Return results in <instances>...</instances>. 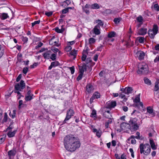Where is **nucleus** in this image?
<instances>
[{
	"mask_svg": "<svg viewBox=\"0 0 159 159\" xmlns=\"http://www.w3.org/2000/svg\"><path fill=\"white\" fill-rule=\"evenodd\" d=\"M64 144L66 149L70 151H74L80 146V142L72 135H68L65 137Z\"/></svg>",
	"mask_w": 159,
	"mask_h": 159,
	"instance_id": "obj_1",
	"label": "nucleus"
},
{
	"mask_svg": "<svg viewBox=\"0 0 159 159\" xmlns=\"http://www.w3.org/2000/svg\"><path fill=\"white\" fill-rule=\"evenodd\" d=\"M140 152L141 154L148 156L150 153L151 149L149 144L141 143L139 146Z\"/></svg>",
	"mask_w": 159,
	"mask_h": 159,
	"instance_id": "obj_2",
	"label": "nucleus"
},
{
	"mask_svg": "<svg viewBox=\"0 0 159 159\" xmlns=\"http://www.w3.org/2000/svg\"><path fill=\"white\" fill-rule=\"evenodd\" d=\"M158 31V27L157 25H154L152 29L149 30L148 32V34L150 38L152 39L153 38L157 33Z\"/></svg>",
	"mask_w": 159,
	"mask_h": 159,
	"instance_id": "obj_3",
	"label": "nucleus"
},
{
	"mask_svg": "<svg viewBox=\"0 0 159 159\" xmlns=\"http://www.w3.org/2000/svg\"><path fill=\"white\" fill-rule=\"evenodd\" d=\"M136 121L137 119L136 118H134L131 119L129 122L131 128L134 130H137L139 128Z\"/></svg>",
	"mask_w": 159,
	"mask_h": 159,
	"instance_id": "obj_4",
	"label": "nucleus"
},
{
	"mask_svg": "<svg viewBox=\"0 0 159 159\" xmlns=\"http://www.w3.org/2000/svg\"><path fill=\"white\" fill-rule=\"evenodd\" d=\"M25 86V83L24 81L21 80L20 81V84L18 83L15 86V90L16 91H21V89H23Z\"/></svg>",
	"mask_w": 159,
	"mask_h": 159,
	"instance_id": "obj_5",
	"label": "nucleus"
},
{
	"mask_svg": "<svg viewBox=\"0 0 159 159\" xmlns=\"http://www.w3.org/2000/svg\"><path fill=\"white\" fill-rule=\"evenodd\" d=\"M138 67L141 70L142 72H146L148 70V65L144 63H142L139 65Z\"/></svg>",
	"mask_w": 159,
	"mask_h": 159,
	"instance_id": "obj_6",
	"label": "nucleus"
},
{
	"mask_svg": "<svg viewBox=\"0 0 159 159\" xmlns=\"http://www.w3.org/2000/svg\"><path fill=\"white\" fill-rule=\"evenodd\" d=\"M74 114V112L73 110H69L67 113L66 116L64 120V122L66 123L67 120H69L71 116H73Z\"/></svg>",
	"mask_w": 159,
	"mask_h": 159,
	"instance_id": "obj_7",
	"label": "nucleus"
},
{
	"mask_svg": "<svg viewBox=\"0 0 159 159\" xmlns=\"http://www.w3.org/2000/svg\"><path fill=\"white\" fill-rule=\"evenodd\" d=\"M136 57H137L139 60H142L145 56V53L142 51H137L136 53Z\"/></svg>",
	"mask_w": 159,
	"mask_h": 159,
	"instance_id": "obj_8",
	"label": "nucleus"
},
{
	"mask_svg": "<svg viewBox=\"0 0 159 159\" xmlns=\"http://www.w3.org/2000/svg\"><path fill=\"white\" fill-rule=\"evenodd\" d=\"M100 94L97 92H95L93 94V96L90 99V103H92L93 100L95 98H98L100 97Z\"/></svg>",
	"mask_w": 159,
	"mask_h": 159,
	"instance_id": "obj_9",
	"label": "nucleus"
},
{
	"mask_svg": "<svg viewBox=\"0 0 159 159\" xmlns=\"http://www.w3.org/2000/svg\"><path fill=\"white\" fill-rule=\"evenodd\" d=\"M58 40L57 39L53 36L49 41V44L52 45H56L58 43Z\"/></svg>",
	"mask_w": 159,
	"mask_h": 159,
	"instance_id": "obj_10",
	"label": "nucleus"
},
{
	"mask_svg": "<svg viewBox=\"0 0 159 159\" xmlns=\"http://www.w3.org/2000/svg\"><path fill=\"white\" fill-rule=\"evenodd\" d=\"M100 27L98 25L95 26L93 29L94 34L96 35L99 34H100Z\"/></svg>",
	"mask_w": 159,
	"mask_h": 159,
	"instance_id": "obj_11",
	"label": "nucleus"
},
{
	"mask_svg": "<svg viewBox=\"0 0 159 159\" xmlns=\"http://www.w3.org/2000/svg\"><path fill=\"white\" fill-rule=\"evenodd\" d=\"M51 53V51H48L44 52L43 53V56L45 58L49 59L50 58Z\"/></svg>",
	"mask_w": 159,
	"mask_h": 159,
	"instance_id": "obj_12",
	"label": "nucleus"
},
{
	"mask_svg": "<svg viewBox=\"0 0 159 159\" xmlns=\"http://www.w3.org/2000/svg\"><path fill=\"white\" fill-rule=\"evenodd\" d=\"M150 143L152 148L153 150H156L157 148V146L155 145L152 139L151 138L150 139Z\"/></svg>",
	"mask_w": 159,
	"mask_h": 159,
	"instance_id": "obj_13",
	"label": "nucleus"
},
{
	"mask_svg": "<svg viewBox=\"0 0 159 159\" xmlns=\"http://www.w3.org/2000/svg\"><path fill=\"white\" fill-rule=\"evenodd\" d=\"M147 30L146 28H141L138 32L139 34L140 35H144L146 34Z\"/></svg>",
	"mask_w": 159,
	"mask_h": 159,
	"instance_id": "obj_14",
	"label": "nucleus"
},
{
	"mask_svg": "<svg viewBox=\"0 0 159 159\" xmlns=\"http://www.w3.org/2000/svg\"><path fill=\"white\" fill-rule=\"evenodd\" d=\"M93 89L92 86L90 84H88L86 86V91L90 93L93 91Z\"/></svg>",
	"mask_w": 159,
	"mask_h": 159,
	"instance_id": "obj_15",
	"label": "nucleus"
},
{
	"mask_svg": "<svg viewBox=\"0 0 159 159\" xmlns=\"http://www.w3.org/2000/svg\"><path fill=\"white\" fill-rule=\"evenodd\" d=\"M135 136L132 135L128 139V140L129 141L131 142L132 144H134L136 143V140L135 139Z\"/></svg>",
	"mask_w": 159,
	"mask_h": 159,
	"instance_id": "obj_16",
	"label": "nucleus"
},
{
	"mask_svg": "<svg viewBox=\"0 0 159 159\" xmlns=\"http://www.w3.org/2000/svg\"><path fill=\"white\" fill-rule=\"evenodd\" d=\"M80 73L83 74L84 71L86 70L87 67L85 65H83L82 66L79 67Z\"/></svg>",
	"mask_w": 159,
	"mask_h": 159,
	"instance_id": "obj_17",
	"label": "nucleus"
},
{
	"mask_svg": "<svg viewBox=\"0 0 159 159\" xmlns=\"http://www.w3.org/2000/svg\"><path fill=\"white\" fill-rule=\"evenodd\" d=\"M9 16L7 14L5 13H0V18L1 19L4 20L8 18Z\"/></svg>",
	"mask_w": 159,
	"mask_h": 159,
	"instance_id": "obj_18",
	"label": "nucleus"
},
{
	"mask_svg": "<svg viewBox=\"0 0 159 159\" xmlns=\"http://www.w3.org/2000/svg\"><path fill=\"white\" fill-rule=\"evenodd\" d=\"M16 153V151L14 150H10L8 152V155L10 158L14 156L15 155Z\"/></svg>",
	"mask_w": 159,
	"mask_h": 159,
	"instance_id": "obj_19",
	"label": "nucleus"
},
{
	"mask_svg": "<svg viewBox=\"0 0 159 159\" xmlns=\"http://www.w3.org/2000/svg\"><path fill=\"white\" fill-rule=\"evenodd\" d=\"M147 110L148 112L151 114L152 116H154L155 113L153 112L152 109L150 107H148L147 108Z\"/></svg>",
	"mask_w": 159,
	"mask_h": 159,
	"instance_id": "obj_20",
	"label": "nucleus"
},
{
	"mask_svg": "<svg viewBox=\"0 0 159 159\" xmlns=\"http://www.w3.org/2000/svg\"><path fill=\"white\" fill-rule=\"evenodd\" d=\"M16 132V130H11L9 131L7 135L9 137H11L14 136Z\"/></svg>",
	"mask_w": 159,
	"mask_h": 159,
	"instance_id": "obj_21",
	"label": "nucleus"
},
{
	"mask_svg": "<svg viewBox=\"0 0 159 159\" xmlns=\"http://www.w3.org/2000/svg\"><path fill=\"white\" fill-rule=\"evenodd\" d=\"M104 115L107 118H109L111 116L109 110H106L104 113Z\"/></svg>",
	"mask_w": 159,
	"mask_h": 159,
	"instance_id": "obj_22",
	"label": "nucleus"
},
{
	"mask_svg": "<svg viewBox=\"0 0 159 159\" xmlns=\"http://www.w3.org/2000/svg\"><path fill=\"white\" fill-rule=\"evenodd\" d=\"M88 54V52L87 51L84 50L83 52V55L82 57V60L83 61H84L87 57V55Z\"/></svg>",
	"mask_w": 159,
	"mask_h": 159,
	"instance_id": "obj_23",
	"label": "nucleus"
},
{
	"mask_svg": "<svg viewBox=\"0 0 159 159\" xmlns=\"http://www.w3.org/2000/svg\"><path fill=\"white\" fill-rule=\"evenodd\" d=\"M140 94L139 93L136 96L135 99L133 100L134 102L136 103L140 102Z\"/></svg>",
	"mask_w": 159,
	"mask_h": 159,
	"instance_id": "obj_24",
	"label": "nucleus"
},
{
	"mask_svg": "<svg viewBox=\"0 0 159 159\" xmlns=\"http://www.w3.org/2000/svg\"><path fill=\"white\" fill-rule=\"evenodd\" d=\"M93 132L94 133H96V135L99 138L101 136V131L100 130H97L96 129H93Z\"/></svg>",
	"mask_w": 159,
	"mask_h": 159,
	"instance_id": "obj_25",
	"label": "nucleus"
},
{
	"mask_svg": "<svg viewBox=\"0 0 159 159\" xmlns=\"http://www.w3.org/2000/svg\"><path fill=\"white\" fill-rule=\"evenodd\" d=\"M90 117L94 119H96L97 118L96 111L95 110H93L91 113Z\"/></svg>",
	"mask_w": 159,
	"mask_h": 159,
	"instance_id": "obj_26",
	"label": "nucleus"
},
{
	"mask_svg": "<svg viewBox=\"0 0 159 159\" xmlns=\"http://www.w3.org/2000/svg\"><path fill=\"white\" fill-rule=\"evenodd\" d=\"M109 107L110 108H113L116 105V102H109L108 103Z\"/></svg>",
	"mask_w": 159,
	"mask_h": 159,
	"instance_id": "obj_27",
	"label": "nucleus"
},
{
	"mask_svg": "<svg viewBox=\"0 0 159 159\" xmlns=\"http://www.w3.org/2000/svg\"><path fill=\"white\" fill-rule=\"evenodd\" d=\"M132 89L131 87L126 88L125 89V92L126 93L129 94L132 92Z\"/></svg>",
	"mask_w": 159,
	"mask_h": 159,
	"instance_id": "obj_28",
	"label": "nucleus"
},
{
	"mask_svg": "<svg viewBox=\"0 0 159 159\" xmlns=\"http://www.w3.org/2000/svg\"><path fill=\"white\" fill-rule=\"evenodd\" d=\"M4 52V48L2 46L0 45V58L3 55Z\"/></svg>",
	"mask_w": 159,
	"mask_h": 159,
	"instance_id": "obj_29",
	"label": "nucleus"
},
{
	"mask_svg": "<svg viewBox=\"0 0 159 159\" xmlns=\"http://www.w3.org/2000/svg\"><path fill=\"white\" fill-rule=\"evenodd\" d=\"M136 106L138 107L141 109H143V103L142 102H139L137 103Z\"/></svg>",
	"mask_w": 159,
	"mask_h": 159,
	"instance_id": "obj_30",
	"label": "nucleus"
},
{
	"mask_svg": "<svg viewBox=\"0 0 159 159\" xmlns=\"http://www.w3.org/2000/svg\"><path fill=\"white\" fill-rule=\"evenodd\" d=\"M152 9H154L157 11H159V6L157 4H155L152 6Z\"/></svg>",
	"mask_w": 159,
	"mask_h": 159,
	"instance_id": "obj_31",
	"label": "nucleus"
},
{
	"mask_svg": "<svg viewBox=\"0 0 159 159\" xmlns=\"http://www.w3.org/2000/svg\"><path fill=\"white\" fill-rule=\"evenodd\" d=\"M16 111L15 110H13L12 112H10L9 113L10 116L12 118H14L16 116Z\"/></svg>",
	"mask_w": 159,
	"mask_h": 159,
	"instance_id": "obj_32",
	"label": "nucleus"
},
{
	"mask_svg": "<svg viewBox=\"0 0 159 159\" xmlns=\"http://www.w3.org/2000/svg\"><path fill=\"white\" fill-rule=\"evenodd\" d=\"M91 7L92 9H97L99 8V6L97 3H94L91 5Z\"/></svg>",
	"mask_w": 159,
	"mask_h": 159,
	"instance_id": "obj_33",
	"label": "nucleus"
},
{
	"mask_svg": "<svg viewBox=\"0 0 159 159\" xmlns=\"http://www.w3.org/2000/svg\"><path fill=\"white\" fill-rule=\"evenodd\" d=\"M119 97L121 98H123V101L124 102H126L127 100V98L125 97V95L123 93H120L119 94Z\"/></svg>",
	"mask_w": 159,
	"mask_h": 159,
	"instance_id": "obj_34",
	"label": "nucleus"
},
{
	"mask_svg": "<svg viewBox=\"0 0 159 159\" xmlns=\"http://www.w3.org/2000/svg\"><path fill=\"white\" fill-rule=\"evenodd\" d=\"M33 95H27L26 96L25 99L26 101H29L31 100L33 98Z\"/></svg>",
	"mask_w": 159,
	"mask_h": 159,
	"instance_id": "obj_35",
	"label": "nucleus"
},
{
	"mask_svg": "<svg viewBox=\"0 0 159 159\" xmlns=\"http://www.w3.org/2000/svg\"><path fill=\"white\" fill-rule=\"evenodd\" d=\"M136 136H135V138L139 139H142L143 138H142V136H140V133L139 132H137L136 133Z\"/></svg>",
	"mask_w": 159,
	"mask_h": 159,
	"instance_id": "obj_36",
	"label": "nucleus"
},
{
	"mask_svg": "<svg viewBox=\"0 0 159 159\" xmlns=\"http://www.w3.org/2000/svg\"><path fill=\"white\" fill-rule=\"evenodd\" d=\"M95 23H98V25H98L99 26V25L103 26V24L102 21L100 20H96L95 21Z\"/></svg>",
	"mask_w": 159,
	"mask_h": 159,
	"instance_id": "obj_37",
	"label": "nucleus"
},
{
	"mask_svg": "<svg viewBox=\"0 0 159 159\" xmlns=\"http://www.w3.org/2000/svg\"><path fill=\"white\" fill-rule=\"evenodd\" d=\"M144 82L146 84L148 85H150L151 84V81L147 78H144Z\"/></svg>",
	"mask_w": 159,
	"mask_h": 159,
	"instance_id": "obj_38",
	"label": "nucleus"
},
{
	"mask_svg": "<svg viewBox=\"0 0 159 159\" xmlns=\"http://www.w3.org/2000/svg\"><path fill=\"white\" fill-rule=\"evenodd\" d=\"M55 30L58 33H61L64 31V29L63 28H61V29H60L58 27L55 28Z\"/></svg>",
	"mask_w": 159,
	"mask_h": 159,
	"instance_id": "obj_39",
	"label": "nucleus"
},
{
	"mask_svg": "<svg viewBox=\"0 0 159 159\" xmlns=\"http://www.w3.org/2000/svg\"><path fill=\"white\" fill-rule=\"evenodd\" d=\"M115 35L116 33L114 32H111L109 34L108 36L109 38H112L115 37Z\"/></svg>",
	"mask_w": 159,
	"mask_h": 159,
	"instance_id": "obj_40",
	"label": "nucleus"
},
{
	"mask_svg": "<svg viewBox=\"0 0 159 159\" xmlns=\"http://www.w3.org/2000/svg\"><path fill=\"white\" fill-rule=\"evenodd\" d=\"M70 53L71 55L74 56V58H75L77 53V51L75 50H72Z\"/></svg>",
	"mask_w": 159,
	"mask_h": 159,
	"instance_id": "obj_41",
	"label": "nucleus"
},
{
	"mask_svg": "<svg viewBox=\"0 0 159 159\" xmlns=\"http://www.w3.org/2000/svg\"><path fill=\"white\" fill-rule=\"evenodd\" d=\"M5 136L2 135L0 136V144L2 143L5 140Z\"/></svg>",
	"mask_w": 159,
	"mask_h": 159,
	"instance_id": "obj_42",
	"label": "nucleus"
},
{
	"mask_svg": "<svg viewBox=\"0 0 159 159\" xmlns=\"http://www.w3.org/2000/svg\"><path fill=\"white\" fill-rule=\"evenodd\" d=\"M8 119L7 115L6 113H5L4 118L2 120L3 122H6L7 121Z\"/></svg>",
	"mask_w": 159,
	"mask_h": 159,
	"instance_id": "obj_43",
	"label": "nucleus"
},
{
	"mask_svg": "<svg viewBox=\"0 0 159 159\" xmlns=\"http://www.w3.org/2000/svg\"><path fill=\"white\" fill-rule=\"evenodd\" d=\"M51 64L53 67L58 66L59 65V62L57 61L52 62Z\"/></svg>",
	"mask_w": 159,
	"mask_h": 159,
	"instance_id": "obj_44",
	"label": "nucleus"
},
{
	"mask_svg": "<svg viewBox=\"0 0 159 159\" xmlns=\"http://www.w3.org/2000/svg\"><path fill=\"white\" fill-rule=\"evenodd\" d=\"M56 55L55 54H52L51 55H50V58L52 59V60L54 61L56 59Z\"/></svg>",
	"mask_w": 159,
	"mask_h": 159,
	"instance_id": "obj_45",
	"label": "nucleus"
},
{
	"mask_svg": "<svg viewBox=\"0 0 159 159\" xmlns=\"http://www.w3.org/2000/svg\"><path fill=\"white\" fill-rule=\"evenodd\" d=\"M138 39V40L139 42L140 43H143L144 42V39L143 37H139Z\"/></svg>",
	"mask_w": 159,
	"mask_h": 159,
	"instance_id": "obj_46",
	"label": "nucleus"
},
{
	"mask_svg": "<svg viewBox=\"0 0 159 159\" xmlns=\"http://www.w3.org/2000/svg\"><path fill=\"white\" fill-rule=\"evenodd\" d=\"M71 74H73L75 72V68L74 66H73L71 67H69Z\"/></svg>",
	"mask_w": 159,
	"mask_h": 159,
	"instance_id": "obj_47",
	"label": "nucleus"
},
{
	"mask_svg": "<svg viewBox=\"0 0 159 159\" xmlns=\"http://www.w3.org/2000/svg\"><path fill=\"white\" fill-rule=\"evenodd\" d=\"M40 22V20H38L37 21H35L34 22L32 23V26H34L36 24H39Z\"/></svg>",
	"mask_w": 159,
	"mask_h": 159,
	"instance_id": "obj_48",
	"label": "nucleus"
},
{
	"mask_svg": "<svg viewBox=\"0 0 159 159\" xmlns=\"http://www.w3.org/2000/svg\"><path fill=\"white\" fill-rule=\"evenodd\" d=\"M21 39L22 40L25 42H27L28 41V38L26 37L23 36Z\"/></svg>",
	"mask_w": 159,
	"mask_h": 159,
	"instance_id": "obj_49",
	"label": "nucleus"
},
{
	"mask_svg": "<svg viewBox=\"0 0 159 159\" xmlns=\"http://www.w3.org/2000/svg\"><path fill=\"white\" fill-rule=\"evenodd\" d=\"M83 74L80 73V74L78 75L77 78V80L78 81L80 80L82 78Z\"/></svg>",
	"mask_w": 159,
	"mask_h": 159,
	"instance_id": "obj_50",
	"label": "nucleus"
},
{
	"mask_svg": "<svg viewBox=\"0 0 159 159\" xmlns=\"http://www.w3.org/2000/svg\"><path fill=\"white\" fill-rule=\"evenodd\" d=\"M95 42V39L93 38H91L89 39V43L90 44H92Z\"/></svg>",
	"mask_w": 159,
	"mask_h": 159,
	"instance_id": "obj_51",
	"label": "nucleus"
},
{
	"mask_svg": "<svg viewBox=\"0 0 159 159\" xmlns=\"http://www.w3.org/2000/svg\"><path fill=\"white\" fill-rule=\"evenodd\" d=\"M137 20L139 22H142L143 21V18L141 16H139L137 18Z\"/></svg>",
	"mask_w": 159,
	"mask_h": 159,
	"instance_id": "obj_52",
	"label": "nucleus"
},
{
	"mask_svg": "<svg viewBox=\"0 0 159 159\" xmlns=\"http://www.w3.org/2000/svg\"><path fill=\"white\" fill-rule=\"evenodd\" d=\"M158 90H159V87L158 86V84L157 83L156 84L155 86V87L154 88V90L155 91H157Z\"/></svg>",
	"mask_w": 159,
	"mask_h": 159,
	"instance_id": "obj_53",
	"label": "nucleus"
},
{
	"mask_svg": "<svg viewBox=\"0 0 159 159\" xmlns=\"http://www.w3.org/2000/svg\"><path fill=\"white\" fill-rule=\"evenodd\" d=\"M71 49L72 48L70 46L68 45V46L66 48L65 50L67 52H69L70 51Z\"/></svg>",
	"mask_w": 159,
	"mask_h": 159,
	"instance_id": "obj_54",
	"label": "nucleus"
},
{
	"mask_svg": "<svg viewBox=\"0 0 159 159\" xmlns=\"http://www.w3.org/2000/svg\"><path fill=\"white\" fill-rule=\"evenodd\" d=\"M14 92L16 93H17L18 94L17 95L18 99H20L21 96L20 93L19 91H14Z\"/></svg>",
	"mask_w": 159,
	"mask_h": 159,
	"instance_id": "obj_55",
	"label": "nucleus"
},
{
	"mask_svg": "<svg viewBox=\"0 0 159 159\" xmlns=\"http://www.w3.org/2000/svg\"><path fill=\"white\" fill-rule=\"evenodd\" d=\"M129 151L131 154V156L132 157L134 158V155L133 149L130 148L129 149Z\"/></svg>",
	"mask_w": 159,
	"mask_h": 159,
	"instance_id": "obj_56",
	"label": "nucleus"
},
{
	"mask_svg": "<svg viewBox=\"0 0 159 159\" xmlns=\"http://www.w3.org/2000/svg\"><path fill=\"white\" fill-rule=\"evenodd\" d=\"M52 14V11H49V12H46L45 13V14L48 16H51Z\"/></svg>",
	"mask_w": 159,
	"mask_h": 159,
	"instance_id": "obj_57",
	"label": "nucleus"
},
{
	"mask_svg": "<svg viewBox=\"0 0 159 159\" xmlns=\"http://www.w3.org/2000/svg\"><path fill=\"white\" fill-rule=\"evenodd\" d=\"M120 19L119 18H115L114 20V22H115V23L116 24L119 23V22H120Z\"/></svg>",
	"mask_w": 159,
	"mask_h": 159,
	"instance_id": "obj_58",
	"label": "nucleus"
},
{
	"mask_svg": "<svg viewBox=\"0 0 159 159\" xmlns=\"http://www.w3.org/2000/svg\"><path fill=\"white\" fill-rule=\"evenodd\" d=\"M75 43V41H73L70 42H68L67 45L69 46L72 45L74 44Z\"/></svg>",
	"mask_w": 159,
	"mask_h": 159,
	"instance_id": "obj_59",
	"label": "nucleus"
},
{
	"mask_svg": "<svg viewBox=\"0 0 159 159\" xmlns=\"http://www.w3.org/2000/svg\"><path fill=\"white\" fill-rule=\"evenodd\" d=\"M52 51L54 52H55V53L59 51V50L58 48H52Z\"/></svg>",
	"mask_w": 159,
	"mask_h": 159,
	"instance_id": "obj_60",
	"label": "nucleus"
},
{
	"mask_svg": "<svg viewBox=\"0 0 159 159\" xmlns=\"http://www.w3.org/2000/svg\"><path fill=\"white\" fill-rule=\"evenodd\" d=\"M28 68H24L23 69V72L25 74H26L28 72Z\"/></svg>",
	"mask_w": 159,
	"mask_h": 159,
	"instance_id": "obj_61",
	"label": "nucleus"
},
{
	"mask_svg": "<svg viewBox=\"0 0 159 159\" xmlns=\"http://www.w3.org/2000/svg\"><path fill=\"white\" fill-rule=\"evenodd\" d=\"M68 8H66L62 10V12L63 13L65 14L67 13L68 12Z\"/></svg>",
	"mask_w": 159,
	"mask_h": 159,
	"instance_id": "obj_62",
	"label": "nucleus"
},
{
	"mask_svg": "<svg viewBox=\"0 0 159 159\" xmlns=\"http://www.w3.org/2000/svg\"><path fill=\"white\" fill-rule=\"evenodd\" d=\"M120 159H126V156L124 154L121 155Z\"/></svg>",
	"mask_w": 159,
	"mask_h": 159,
	"instance_id": "obj_63",
	"label": "nucleus"
},
{
	"mask_svg": "<svg viewBox=\"0 0 159 159\" xmlns=\"http://www.w3.org/2000/svg\"><path fill=\"white\" fill-rule=\"evenodd\" d=\"M21 74H20L18 76V77H17V79H16V81L17 82H18L19 81H20V79H21Z\"/></svg>",
	"mask_w": 159,
	"mask_h": 159,
	"instance_id": "obj_64",
	"label": "nucleus"
}]
</instances>
